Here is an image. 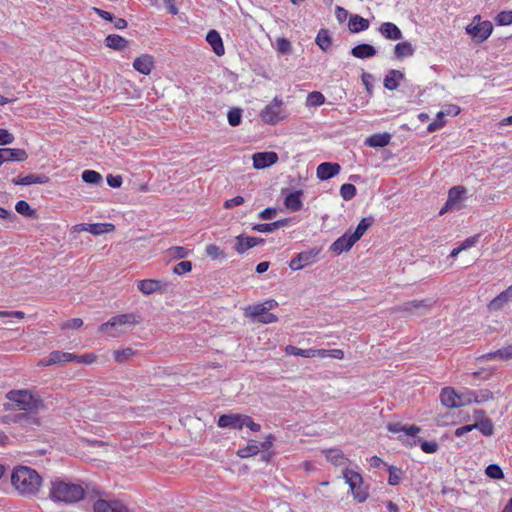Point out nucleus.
<instances>
[{
	"mask_svg": "<svg viewBox=\"0 0 512 512\" xmlns=\"http://www.w3.org/2000/svg\"><path fill=\"white\" fill-rule=\"evenodd\" d=\"M42 482L40 474L29 466L17 465L12 470L11 485L23 497L36 496L41 489Z\"/></svg>",
	"mask_w": 512,
	"mask_h": 512,
	"instance_id": "obj_1",
	"label": "nucleus"
},
{
	"mask_svg": "<svg viewBox=\"0 0 512 512\" xmlns=\"http://www.w3.org/2000/svg\"><path fill=\"white\" fill-rule=\"evenodd\" d=\"M49 497L54 502L75 503L83 499L84 489L78 484L55 479L50 483Z\"/></svg>",
	"mask_w": 512,
	"mask_h": 512,
	"instance_id": "obj_2",
	"label": "nucleus"
},
{
	"mask_svg": "<svg viewBox=\"0 0 512 512\" xmlns=\"http://www.w3.org/2000/svg\"><path fill=\"white\" fill-rule=\"evenodd\" d=\"M140 321V316L134 313L117 315L101 324L99 332L110 338H117L130 331L135 325L139 324Z\"/></svg>",
	"mask_w": 512,
	"mask_h": 512,
	"instance_id": "obj_3",
	"label": "nucleus"
},
{
	"mask_svg": "<svg viewBox=\"0 0 512 512\" xmlns=\"http://www.w3.org/2000/svg\"><path fill=\"white\" fill-rule=\"evenodd\" d=\"M372 217L362 218L357 225L356 229L346 231L342 236L336 239L330 246V251L340 255L343 252L349 251L353 245L366 233L368 228L373 224Z\"/></svg>",
	"mask_w": 512,
	"mask_h": 512,
	"instance_id": "obj_4",
	"label": "nucleus"
},
{
	"mask_svg": "<svg viewBox=\"0 0 512 512\" xmlns=\"http://www.w3.org/2000/svg\"><path fill=\"white\" fill-rule=\"evenodd\" d=\"M345 483L349 486L350 492L355 501L358 503L365 502L369 497L368 486L364 483L363 477L360 473L345 468L342 471Z\"/></svg>",
	"mask_w": 512,
	"mask_h": 512,
	"instance_id": "obj_5",
	"label": "nucleus"
},
{
	"mask_svg": "<svg viewBox=\"0 0 512 512\" xmlns=\"http://www.w3.org/2000/svg\"><path fill=\"white\" fill-rule=\"evenodd\" d=\"M466 33L474 43L480 44L487 40L493 32V25L488 20H482L480 15H475L466 27Z\"/></svg>",
	"mask_w": 512,
	"mask_h": 512,
	"instance_id": "obj_6",
	"label": "nucleus"
},
{
	"mask_svg": "<svg viewBox=\"0 0 512 512\" xmlns=\"http://www.w3.org/2000/svg\"><path fill=\"white\" fill-rule=\"evenodd\" d=\"M284 102L279 97H274L260 112L261 120L269 125H277L287 117L283 108Z\"/></svg>",
	"mask_w": 512,
	"mask_h": 512,
	"instance_id": "obj_7",
	"label": "nucleus"
},
{
	"mask_svg": "<svg viewBox=\"0 0 512 512\" xmlns=\"http://www.w3.org/2000/svg\"><path fill=\"white\" fill-rule=\"evenodd\" d=\"M7 397L12 402L13 408L17 410L31 411L40 404L39 399L27 390L10 391Z\"/></svg>",
	"mask_w": 512,
	"mask_h": 512,
	"instance_id": "obj_8",
	"label": "nucleus"
},
{
	"mask_svg": "<svg viewBox=\"0 0 512 512\" xmlns=\"http://www.w3.org/2000/svg\"><path fill=\"white\" fill-rule=\"evenodd\" d=\"M321 248L313 247L302 251L293 257L289 262V268L293 271H299L305 267L311 266L319 261Z\"/></svg>",
	"mask_w": 512,
	"mask_h": 512,
	"instance_id": "obj_9",
	"label": "nucleus"
},
{
	"mask_svg": "<svg viewBox=\"0 0 512 512\" xmlns=\"http://www.w3.org/2000/svg\"><path fill=\"white\" fill-rule=\"evenodd\" d=\"M387 429L391 433L400 434L399 439L410 446L416 444L415 438L420 432V428L415 425L404 426L400 423L389 424Z\"/></svg>",
	"mask_w": 512,
	"mask_h": 512,
	"instance_id": "obj_10",
	"label": "nucleus"
},
{
	"mask_svg": "<svg viewBox=\"0 0 512 512\" xmlns=\"http://www.w3.org/2000/svg\"><path fill=\"white\" fill-rule=\"evenodd\" d=\"M432 308L430 300H412L391 309V313L404 312L410 315H424Z\"/></svg>",
	"mask_w": 512,
	"mask_h": 512,
	"instance_id": "obj_11",
	"label": "nucleus"
},
{
	"mask_svg": "<svg viewBox=\"0 0 512 512\" xmlns=\"http://www.w3.org/2000/svg\"><path fill=\"white\" fill-rule=\"evenodd\" d=\"M115 226L111 223H80L72 227L73 232L86 231L93 235H102L112 232Z\"/></svg>",
	"mask_w": 512,
	"mask_h": 512,
	"instance_id": "obj_12",
	"label": "nucleus"
},
{
	"mask_svg": "<svg viewBox=\"0 0 512 512\" xmlns=\"http://www.w3.org/2000/svg\"><path fill=\"white\" fill-rule=\"evenodd\" d=\"M94 512H129L128 507L119 500L98 499L93 504Z\"/></svg>",
	"mask_w": 512,
	"mask_h": 512,
	"instance_id": "obj_13",
	"label": "nucleus"
},
{
	"mask_svg": "<svg viewBox=\"0 0 512 512\" xmlns=\"http://www.w3.org/2000/svg\"><path fill=\"white\" fill-rule=\"evenodd\" d=\"M75 354L62 351H52L47 357L40 360V366H51L55 364H64L67 362H73Z\"/></svg>",
	"mask_w": 512,
	"mask_h": 512,
	"instance_id": "obj_14",
	"label": "nucleus"
},
{
	"mask_svg": "<svg viewBox=\"0 0 512 512\" xmlns=\"http://www.w3.org/2000/svg\"><path fill=\"white\" fill-rule=\"evenodd\" d=\"M137 287L144 295H151L155 292L166 291L167 284L161 280L144 279L138 281Z\"/></svg>",
	"mask_w": 512,
	"mask_h": 512,
	"instance_id": "obj_15",
	"label": "nucleus"
},
{
	"mask_svg": "<svg viewBox=\"0 0 512 512\" xmlns=\"http://www.w3.org/2000/svg\"><path fill=\"white\" fill-rule=\"evenodd\" d=\"M252 159L255 169H264L275 164L278 161V155L273 151L258 152L253 155Z\"/></svg>",
	"mask_w": 512,
	"mask_h": 512,
	"instance_id": "obj_16",
	"label": "nucleus"
},
{
	"mask_svg": "<svg viewBox=\"0 0 512 512\" xmlns=\"http://www.w3.org/2000/svg\"><path fill=\"white\" fill-rule=\"evenodd\" d=\"M243 420L244 414H223L219 417L217 425L220 428H232L239 430L243 428Z\"/></svg>",
	"mask_w": 512,
	"mask_h": 512,
	"instance_id": "obj_17",
	"label": "nucleus"
},
{
	"mask_svg": "<svg viewBox=\"0 0 512 512\" xmlns=\"http://www.w3.org/2000/svg\"><path fill=\"white\" fill-rule=\"evenodd\" d=\"M255 308H256V304L245 308L244 309L245 316L252 318L254 320H257L258 322L263 323V324H270V323L277 322L278 317L275 314L270 313L269 310H264L263 312H258L256 314Z\"/></svg>",
	"mask_w": 512,
	"mask_h": 512,
	"instance_id": "obj_18",
	"label": "nucleus"
},
{
	"mask_svg": "<svg viewBox=\"0 0 512 512\" xmlns=\"http://www.w3.org/2000/svg\"><path fill=\"white\" fill-rule=\"evenodd\" d=\"M28 155L24 149L20 148H0V166L8 161H25Z\"/></svg>",
	"mask_w": 512,
	"mask_h": 512,
	"instance_id": "obj_19",
	"label": "nucleus"
},
{
	"mask_svg": "<svg viewBox=\"0 0 512 512\" xmlns=\"http://www.w3.org/2000/svg\"><path fill=\"white\" fill-rule=\"evenodd\" d=\"M154 65V58L149 54H142L133 62V68L143 75H149L152 72Z\"/></svg>",
	"mask_w": 512,
	"mask_h": 512,
	"instance_id": "obj_20",
	"label": "nucleus"
},
{
	"mask_svg": "<svg viewBox=\"0 0 512 512\" xmlns=\"http://www.w3.org/2000/svg\"><path fill=\"white\" fill-rule=\"evenodd\" d=\"M340 170L341 167L338 163L323 162L318 165L316 174L320 180L324 181L336 176Z\"/></svg>",
	"mask_w": 512,
	"mask_h": 512,
	"instance_id": "obj_21",
	"label": "nucleus"
},
{
	"mask_svg": "<svg viewBox=\"0 0 512 512\" xmlns=\"http://www.w3.org/2000/svg\"><path fill=\"white\" fill-rule=\"evenodd\" d=\"M379 33L388 40H400L403 34L400 28L392 22H384L379 27Z\"/></svg>",
	"mask_w": 512,
	"mask_h": 512,
	"instance_id": "obj_22",
	"label": "nucleus"
},
{
	"mask_svg": "<svg viewBox=\"0 0 512 512\" xmlns=\"http://www.w3.org/2000/svg\"><path fill=\"white\" fill-rule=\"evenodd\" d=\"M485 361L501 360L506 361L512 359V344L506 345L496 351L488 352L481 356Z\"/></svg>",
	"mask_w": 512,
	"mask_h": 512,
	"instance_id": "obj_23",
	"label": "nucleus"
},
{
	"mask_svg": "<svg viewBox=\"0 0 512 512\" xmlns=\"http://www.w3.org/2000/svg\"><path fill=\"white\" fill-rule=\"evenodd\" d=\"M262 240L256 237H245L238 235L236 237L235 250L238 254H244L247 250L258 245Z\"/></svg>",
	"mask_w": 512,
	"mask_h": 512,
	"instance_id": "obj_24",
	"label": "nucleus"
},
{
	"mask_svg": "<svg viewBox=\"0 0 512 512\" xmlns=\"http://www.w3.org/2000/svg\"><path fill=\"white\" fill-rule=\"evenodd\" d=\"M206 41L212 47L213 52L217 56H222L225 53L222 38L216 30H210L206 35Z\"/></svg>",
	"mask_w": 512,
	"mask_h": 512,
	"instance_id": "obj_25",
	"label": "nucleus"
},
{
	"mask_svg": "<svg viewBox=\"0 0 512 512\" xmlns=\"http://www.w3.org/2000/svg\"><path fill=\"white\" fill-rule=\"evenodd\" d=\"M49 181V178L44 174H30L24 177L14 178L12 180L13 184L28 186L32 184H46Z\"/></svg>",
	"mask_w": 512,
	"mask_h": 512,
	"instance_id": "obj_26",
	"label": "nucleus"
},
{
	"mask_svg": "<svg viewBox=\"0 0 512 512\" xmlns=\"http://www.w3.org/2000/svg\"><path fill=\"white\" fill-rule=\"evenodd\" d=\"M355 58L367 59L372 58L376 55L377 51L374 46L370 44H359L351 49L350 52Z\"/></svg>",
	"mask_w": 512,
	"mask_h": 512,
	"instance_id": "obj_27",
	"label": "nucleus"
},
{
	"mask_svg": "<svg viewBox=\"0 0 512 512\" xmlns=\"http://www.w3.org/2000/svg\"><path fill=\"white\" fill-rule=\"evenodd\" d=\"M390 141L391 135L388 132L377 133L369 136L365 140V145L373 148L385 147L390 143Z\"/></svg>",
	"mask_w": 512,
	"mask_h": 512,
	"instance_id": "obj_28",
	"label": "nucleus"
},
{
	"mask_svg": "<svg viewBox=\"0 0 512 512\" xmlns=\"http://www.w3.org/2000/svg\"><path fill=\"white\" fill-rule=\"evenodd\" d=\"M302 194H303L302 191H295V192L289 193L285 197V200H284L285 207L289 211H292V212L299 211L303 206V203L301 200Z\"/></svg>",
	"mask_w": 512,
	"mask_h": 512,
	"instance_id": "obj_29",
	"label": "nucleus"
},
{
	"mask_svg": "<svg viewBox=\"0 0 512 512\" xmlns=\"http://www.w3.org/2000/svg\"><path fill=\"white\" fill-rule=\"evenodd\" d=\"M465 188L461 186L452 187L448 193V199L446 201V208H454L457 207L460 202L463 200V196L465 194Z\"/></svg>",
	"mask_w": 512,
	"mask_h": 512,
	"instance_id": "obj_30",
	"label": "nucleus"
},
{
	"mask_svg": "<svg viewBox=\"0 0 512 512\" xmlns=\"http://www.w3.org/2000/svg\"><path fill=\"white\" fill-rule=\"evenodd\" d=\"M457 396L458 392L454 388L446 387L441 391L440 400L446 408H457Z\"/></svg>",
	"mask_w": 512,
	"mask_h": 512,
	"instance_id": "obj_31",
	"label": "nucleus"
},
{
	"mask_svg": "<svg viewBox=\"0 0 512 512\" xmlns=\"http://www.w3.org/2000/svg\"><path fill=\"white\" fill-rule=\"evenodd\" d=\"M404 78V74L399 70H390L384 78V87L394 91L399 87V81Z\"/></svg>",
	"mask_w": 512,
	"mask_h": 512,
	"instance_id": "obj_32",
	"label": "nucleus"
},
{
	"mask_svg": "<svg viewBox=\"0 0 512 512\" xmlns=\"http://www.w3.org/2000/svg\"><path fill=\"white\" fill-rule=\"evenodd\" d=\"M105 45L113 50H123L128 45V40L118 34H109L105 40Z\"/></svg>",
	"mask_w": 512,
	"mask_h": 512,
	"instance_id": "obj_33",
	"label": "nucleus"
},
{
	"mask_svg": "<svg viewBox=\"0 0 512 512\" xmlns=\"http://www.w3.org/2000/svg\"><path fill=\"white\" fill-rule=\"evenodd\" d=\"M348 28L353 33H359L369 28V21L359 15H352L348 22Z\"/></svg>",
	"mask_w": 512,
	"mask_h": 512,
	"instance_id": "obj_34",
	"label": "nucleus"
},
{
	"mask_svg": "<svg viewBox=\"0 0 512 512\" xmlns=\"http://www.w3.org/2000/svg\"><path fill=\"white\" fill-rule=\"evenodd\" d=\"M512 299V285L496 296L488 305L490 310L500 309L505 303Z\"/></svg>",
	"mask_w": 512,
	"mask_h": 512,
	"instance_id": "obj_35",
	"label": "nucleus"
},
{
	"mask_svg": "<svg viewBox=\"0 0 512 512\" xmlns=\"http://www.w3.org/2000/svg\"><path fill=\"white\" fill-rule=\"evenodd\" d=\"M414 52V46L408 41L399 42L395 45L394 48V54L397 59L411 57L414 54Z\"/></svg>",
	"mask_w": 512,
	"mask_h": 512,
	"instance_id": "obj_36",
	"label": "nucleus"
},
{
	"mask_svg": "<svg viewBox=\"0 0 512 512\" xmlns=\"http://www.w3.org/2000/svg\"><path fill=\"white\" fill-rule=\"evenodd\" d=\"M326 458L335 466H345L348 463V459L344 456L339 449H329L325 451Z\"/></svg>",
	"mask_w": 512,
	"mask_h": 512,
	"instance_id": "obj_37",
	"label": "nucleus"
},
{
	"mask_svg": "<svg viewBox=\"0 0 512 512\" xmlns=\"http://www.w3.org/2000/svg\"><path fill=\"white\" fill-rule=\"evenodd\" d=\"M259 451H260V444H259V442L256 441V440H249L245 447L240 448L237 451V455L240 458H248V457H251V456H254V455L258 454Z\"/></svg>",
	"mask_w": 512,
	"mask_h": 512,
	"instance_id": "obj_38",
	"label": "nucleus"
},
{
	"mask_svg": "<svg viewBox=\"0 0 512 512\" xmlns=\"http://www.w3.org/2000/svg\"><path fill=\"white\" fill-rule=\"evenodd\" d=\"M315 43L323 51H328L332 45V39L327 29H320L315 38Z\"/></svg>",
	"mask_w": 512,
	"mask_h": 512,
	"instance_id": "obj_39",
	"label": "nucleus"
},
{
	"mask_svg": "<svg viewBox=\"0 0 512 512\" xmlns=\"http://www.w3.org/2000/svg\"><path fill=\"white\" fill-rule=\"evenodd\" d=\"M135 354L136 352L132 348L127 347L121 350H115L113 352V357L117 363L121 364L130 360Z\"/></svg>",
	"mask_w": 512,
	"mask_h": 512,
	"instance_id": "obj_40",
	"label": "nucleus"
},
{
	"mask_svg": "<svg viewBox=\"0 0 512 512\" xmlns=\"http://www.w3.org/2000/svg\"><path fill=\"white\" fill-rule=\"evenodd\" d=\"M285 222V220H278L272 223L257 224L253 227V230L261 233H270L273 232L275 229L284 226Z\"/></svg>",
	"mask_w": 512,
	"mask_h": 512,
	"instance_id": "obj_41",
	"label": "nucleus"
},
{
	"mask_svg": "<svg viewBox=\"0 0 512 512\" xmlns=\"http://www.w3.org/2000/svg\"><path fill=\"white\" fill-rule=\"evenodd\" d=\"M313 348L301 349L296 346L288 345L285 347V353L287 355L300 356L304 358H313Z\"/></svg>",
	"mask_w": 512,
	"mask_h": 512,
	"instance_id": "obj_42",
	"label": "nucleus"
},
{
	"mask_svg": "<svg viewBox=\"0 0 512 512\" xmlns=\"http://www.w3.org/2000/svg\"><path fill=\"white\" fill-rule=\"evenodd\" d=\"M473 400H475L474 391L464 390V391L458 392L457 402H456L457 408L467 406V405L473 403Z\"/></svg>",
	"mask_w": 512,
	"mask_h": 512,
	"instance_id": "obj_43",
	"label": "nucleus"
},
{
	"mask_svg": "<svg viewBox=\"0 0 512 512\" xmlns=\"http://www.w3.org/2000/svg\"><path fill=\"white\" fill-rule=\"evenodd\" d=\"M205 252H206V255L213 260L226 258L225 252L215 244L207 245L205 248Z\"/></svg>",
	"mask_w": 512,
	"mask_h": 512,
	"instance_id": "obj_44",
	"label": "nucleus"
},
{
	"mask_svg": "<svg viewBox=\"0 0 512 512\" xmlns=\"http://www.w3.org/2000/svg\"><path fill=\"white\" fill-rule=\"evenodd\" d=\"M474 429H478L484 436H491L494 432L493 424L489 419L481 420L473 424Z\"/></svg>",
	"mask_w": 512,
	"mask_h": 512,
	"instance_id": "obj_45",
	"label": "nucleus"
},
{
	"mask_svg": "<svg viewBox=\"0 0 512 512\" xmlns=\"http://www.w3.org/2000/svg\"><path fill=\"white\" fill-rule=\"evenodd\" d=\"M81 177L84 182L89 184H98L102 180L101 174L94 170L83 171Z\"/></svg>",
	"mask_w": 512,
	"mask_h": 512,
	"instance_id": "obj_46",
	"label": "nucleus"
},
{
	"mask_svg": "<svg viewBox=\"0 0 512 512\" xmlns=\"http://www.w3.org/2000/svg\"><path fill=\"white\" fill-rule=\"evenodd\" d=\"M167 253L172 259H183L189 255L190 250L182 246H175L169 248Z\"/></svg>",
	"mask_w": 512,
	"mask_h": 512,
	"instance_id": "obj_47",
	"label": "nucleus"
},
{
	"mask_svg": "<svg viewBox=\"0 0 512 512\" xmlns=\"http://www.w3.org/2000/svg\"><path fill=\"white\" fill-rule=\"evenodd\" d=\"M496 25L507 26L512 24V10L501 11L495 17Z\"/></svg>",
	"mask_w": 512,
	"mask_h": 512,
	"instance_id": "obj_48",
	"label": "nucleus"
},
{
	"mask_svg": "<svg viewBox=\"0 0 512 512\" xmlns=\"http://www.w3.org/2000/svg\"><path fill=\"white\" fill-rule=\"evenodd\" d=\"M241 118H242L241 109L232 108L228 111L227 119H228V123L231 126H233V127L238 126L241 123Z\"/></svg>",
	"mask_w": 512,
	"mask_h": 512,
	"instance_id": "obj_49",
	"label": "nucleus"
},
{
	"mask_svg": "<svg viewBox=\"0 0 512 512\" xmlns=\"http://www.w3.org/2000/svg\"><path fill=\"white\" fill-rule=\"evenodd\" d=\"M389 478L388 483L392 486L398 485L401 481L402 471L400 468L395 466H389Z\"/></svg>",
	"mask_w": 512,
	"mask_h": 512,
	"instance_id": "obj_50",
	"label": "nucleus"
},
{
	"mask_svg": "<svg viewBox=\"0 0 512 512\" xmlns=\"http://www.w3.org/2000/svg\"><path fill=\"white\" fill-rule=\"evenodd\" d=\"M341 197L348 201L356 195V187L353 184L345 183L340 188Z\"/></svg>",
	"mask_w": 512,
	"mask_h": 512,
	"instance_id": "obj_51",
	"label": "nucleus"
},
{
	"mask_svg": "<svg viewBox=\"0 0 512 512\" xmlns=\"http://www.w3.org/2000/svg\"><path fill=\"white\" fill-rule=\"evenodd\" d=\"M445 124V112L439 111L436 115V119L430 123L427 127L429 132H434L440 129Z\"/></svg>",
	"mask_w": 512,
	"mask_h": 512,
	"instance_id": "obj_52",
	"label": "nucleus"
},
{
	"mask_svg": "<svg viewBox=\"0 0 512 512\" xmlns=\"http://www.w3.org/2000/svg\"><path fill=\"white\" fill-rule=\"evenodd\" d=\"M485 472L492 479H502L504 477L501 467L497 464L488 465Z\"/></svg>",
	"mask_w": 512,
	"mask_h": 512,
	"instance_id": "obj_53",
	"label": "nucleus"
},
{
	"mask_svg": "<svg viewBox=\"0 0 512 512\" xmlns=\"http://www.w3.org/2000/svg\"><path fill=\"white\" fill-rule=\"evenodd\" d=\"M276 50L280 54H290L292 50L290 41L286 38L276 39Z\"/></svg>",
	"mask_w": 512,
	"mask_h": 512,
	"instance_id": "obj_54",
	"label": "nucleus"
},
{
	"mask_svg": "<svg viewBox=\"0 0 512 512\" xmlns=\"http://www.w3.org/2000/svg\"><path fill=\"white\" fill-rule=\"evenodd\" d=\"M15 210L25 216H32L34 214V210L31 208V206L28 204V202L24 200H20L15 205Z\"/></svg>",
	"mask_w": 512,
	"mask_h": 512,
	"instance_id": "obj_55",
	"label": "nucleus"
},
{
	"mask_svg": "<svg viewBox=\"0 0 512 512\" xmlns=\"http://www.w3.org/2000/svg\"><path fill=\"white\" fill-rule=\"evenodd\" d=\"M307 101L311 106H320L325 102V97L322 93L314 91L308 95Z\"/></svg>",
	"mask_w": 512,
	"mask_h": 512,
	"instance_id": "obj_56",
	"label": "nucleus"
},
{
	"mask_svg": "<svg viewBox=\"0 0 512 512\" xmlns=\"http://www.w3.org/2000/svg\"><path fill=\"white\" fill-rule=\"evenodd\" d=\"M96 359H97V356L93 353H86L83 355L75 354V359L73 362L89 365V364L94 363L96 361Z\"/></svg>",
	"mask_w": 512,
	"mask_h": 512,
	"instance_id": "obj_57",
	"label": "nucleus"
},
{
	"mask_svg": "<svg viewBox=\"0 0 512 512\" xmlns=\"http://www.w3.org/2000/svg\"><path fill=\"white\" fill-rule=\"evenodd\" d=\"M192 269V263L190 261H181L175 265L173 272L177 275H182L190 272Z\"/></svg>",
	"mask_w": 512,
	"mask_h": 512,
	"instance_id": "obj_58",
	"label": "nucleus"
},
{
	"mask_svg": "<svg viewBox=\"0 0 512 512\" xmlns=\"http://www.w3.org/2000/svg\"><path fill=\"white\" fill-rule=\"evenodd\" d=\"M15 140L14 135L7 129L0 128V146L12 144Z\"/></svg>",
	"mask_w": 512,
	"mask_h": 512,
	"instance_id": "obj_59",
	"label": "nucleus"
},
{
	"mask_svg": "<svg viewBox=\"0 0 512 512\" xmlns=\"http://www.w3.org/2000/svg\"><path fill=\"white\" fill-rule=\"evenodd\" d=\"M475 400L473 403H483L493 398V394L489 390L474 391Z\"/></svg>",
	"mask_w": 512,
	"mask_h": 512,
	"instance_id": "obj_60",
	"label": "nucleus"
},
{
	"mask_svg": "<svg viewBox=\"0 0 512 512\" xmlns=\"http://www.w3.org/2000/svg\"><path fill=\"white\" fill-rule=\"evenodd\" d=\"M277 306H278L277 301H275L274 299H269L263 303L256 304L255 313L257 314L258 312H263L264 310L270 311V310L276 308Z\"/></svg>",
	"mask_w": 512,
	"mask_h": 512,
	"instance_id": "obj_61",
	"label": "nucleus"
},
{
	"mask_svg": "<svg viewBox=\"0 0 512 512\" xmlns=\"http://www.w3.org/2000/svg\"><path fill=\"white\" fill-rule=\"evenodd\" d=\"M417 441L421 443V449L425 453H435L438 450V445L435 442L422 441L420 439H418Z\"/></svg>",
	"mask_w": 512,
	"mask_h": 512,
	"instance_id": "obj_62",
	"label": "nucleus"
},
{
	"mask_svg": "<svg viewBox=\"0 0 512 512\" xmlns=\"http://www.w3.org/2000/svg\"><path fill=\"white\" fill-rule=\"evenodd\" d=\"M83 325V321L80 318L70 319L62 324L63 329H78Z\"/></svg>",
	"mask_w": 512,
	"mask_h": 512,
	"instance_id": "obj_63",
	"label": "nucleus"
},
{
	"mask_svg": "<svg viewBox=\"0 0 512 512\" xmlns=\"http://www.w3.org/2000/svg\"><path fill=\"white\" fill-rule=\"evenodd\" d=\"M248 427L253 432H258L261 429V426L254 422L253 419L244 414L243 427Z\"/></svg>",
	"mask_w": 512,
	"mask_h": 512,
	"instance_id": "obj_64",
	"label": "nucleus"
}]
</instances>
